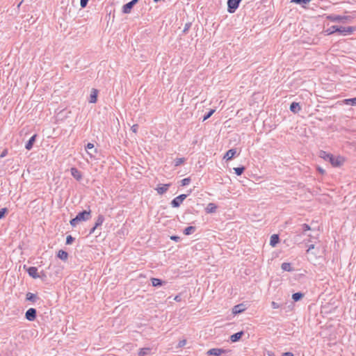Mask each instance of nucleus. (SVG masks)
<instances>
[{"instance_id": "13", "label": "nucleus", "mask_w": 356, "mask_h": 356, "mask_svg": "<svg viewBox=\"0 0 356 356\" xmlns=\"http://www.w3.org/2000/svg\"><path fill=\"white\" fill-rule=\"evenodd\" d=\"M70 172L73 177L75 178L77 181H80L82 179L81 172L76 168H72L70 169Z\"/></svg>"}, {"instance_id": "12", "label": "nucleus", "mask_w": 356, "mask_h": 356, "mask_svg": "<svg viewBox=\"0 0 356 356\" xmlns=\"http://www.w3.org/2000/svg\"><path fill=\"white\" fill-rule=\"evenodd\" d=\"M170 184H160L156 188V191L160 195L165 193L169 188Z\"/></svg>"}, {"instance_id": "24", "label": "nucleus", "mask_w": 356, "mask_h": 356, "mask_svg": "<svg viewBox=\"0 0 356 356\" xmlns=\"http://www.w3.org/2000/svg\"><path fill=\"white\" fill-rule=\"evenodd\" d=\"M337 30H338V26H332L330 27L329 29H327L325 31V33H327V35H331V34H333L334 33L337 32Z\"/></svg>"}, {"instance_id": "34", "label": "nucleus", "mask_w": 356, "mask_h": 356, "mask_svg": "<svg viewBox=\"0 0 356 356\" xmlns=\"http://www.w3.org/2000/svg\"><path fill=\"white\" fill-rule=\"evenodd\" d=\"M184 162V159L183 158L177 159L175 161V165L178 166V165H181V163H183Z\"/></svg>"}, {"instance_id": "38", "label": "nucleus", "mask_w": 356, "mask_h": 356, "mask_svg": "<svg viewBox=\"0 0 356 356\" xmlns=\"http://www.w3.org/2000/svg\"><path fill=\"white\" fill-rule=\"evenodd\" d=\"M73 241L74 238L72 236L69 235L66 238V244L70 245L72 243Z\"/></svg>"}, {"instance_id": "1", "label": "nucleus", "mask_w": 356, "mask_h": 356, "mask_svg": "<svg viewBox=\"0 0 356 356\" xmlns=\"http://www.w3.org/2000/svg\"><path fill=\"white\" fill-rule=\"evenodd\" d=\"M91 218L90 211H83L77 214V216L70 220V225L76 227L81 222L88 220Z\"/></svg>"}, {"instance_id": "21", "label": "nucleus", "mask_w": 356, "mask_h": 356, "mask_svg": "<svg viewBox=\"0 0 356 356\" xmlns=\"http://www.w3.org/2000/svg\"><path fill=\"white\" fill-rule=\"evenodd\" d=\"M290 110L293 113H296L300 111V106L298 103L293 102L290 106Z\"/></svg>"}, {"instance_id": "49", "label": "nucleus", "mask_w": 356, "mask_h": 356, "mask_svg": "<svg viewBox=\"0 0 356 356\" xmlns=\"http://www.w3.org/2000/svg\"><path fill=\"white\" fill-rule=\"evenodd\" d=\"M318 170L321 174H323L325 172V170L321 168H318Z\"/></svg>"}, {"instance_id": "32", "label": "nucleus", "mask_w": 356, "mask_h": 356, "mask_svg": "<svg viewBox=\"0 0 356 356\" xmlns=\"http://www.w3.org/2000/svg\"><path fill=\"white\" fill-rule=\"evenodd\" d=\"M234 170L237 175H241L245 170L244 167L234 168Z\"/></svg>"}, {"instance_id": "22", "label": "nucleus", "mask_w": 356, "mask_h": 356, "mask_svg": "<svg viewBox=\"0 0 356 356\" xmlns=\"http://www.w3.org/2000/svg\"><path fill=\"white\" fill-rule=\"evenodd\" d=\"M333 154H329L325 151H321L319 153V156L323 159L325 161H328L330 159Z\"/></svg>"}, {"instance_id": "45", "label": "nucleus", "mask_w": 356, "mask_h": 356, "mask_svg": "<svg viewBox=\"0 0 356 356\" xmlns=\"http://www.w3.org/2000/svg\"><path fill=\"white\" fill-rule=\"evenodd\" d=\"M282 356H294L292 353L286 352L283 353Z\"/></svg>"}, {"instance_id": "35", "label": "nucleus", "mask_w": 356, "mask_h": 356, "mask_svg": "<svg viewBox=\"0 0 356 356\" xmlns=\"http://www.w3.org/2000/svg\"><path fill=\"white\" fill-rule=\"evenodd\" d=\"M215 112V110L214 109H212L211 110L207 115H206L204 118H203V121H205L207 120L208 118H209Z\"/></svg>"}, {"instance_id": "11", "label": "nucleus", "mask_w": 356, "mask_h": 356, "mask_svg": "<svg viewBox=\"0 0 356 356\" xmlns=\"http://www.w3.org/2000/svg\"><path fill=\"white\" fill-rule=\"evenodd\" d=\"M97 95H98V90L92 88L90 91V97H89V102L92 104H95L97 101Z\"/></svg>"}, {"instance_id": "23", "label": "nucleus", "mask_w": 356, "mask_h": 356, "mask_svg": "<svg viewBox=\"0 0 356 356\" xmlns=\"http://www.w3.org/2000/svg\"><path fill=\"white\" fill-rule=\"evenodd\" d=\"M35 135L33 136L28 141V143H26V148L28 149V150H30L32 147H33V145L35 142Z\"/></svg>"}, {"instance_id": "18", "label": "nucleus", "mask_w": 356, "mask_h": 356, "mask_svg": "<svg viewBox=\"0 0 356 356\" xmlns=\"http://www.w3.org/2000/svg\"><path fill=\"white\" fill-rule=\"evenodd\" d=\"M278 243H279V236H278V235L277 234H273L270 236V245L272 247H275Z\"/></svg>"}, {"instance_id": "47", "label": "nucleus", "mask_w": 356, "mask_h": 356, "mask_svg": "<svg viewBox=\"0 0 356 356\" xmlns=\"http://www.w3.org/2000/svg\"><path fill=\"white\" fill-rule=\"evenodd\" d=\"M7 154V150H3V152L1 154L0 157L3 158Z\"/></svg>"}, {"instance_id": "14", "label": "nucleus", "mask_w": 356, "mask_h": 356, "mask_svg": "<svg viewBox=\"0 0 356 356\" xmlns=\"http://www.w3.org/2000/svg\"><path fill=\"white\" fill-rule=\"evenodd\" d=\"M27 272H28L29 275L34 279L40 277V275L38 273V269L35 267L28 268Z\"/></svg>"}, {"instance_id": "33", "label": "nucleus", "mask_w": 356, "mask_h": 356, "mask_svg": "<svg viewBox=\"0 0 356 356\" xmlns=\"http://www.w3.org/2000/svg\"><path fill=\"white\" fill-rule=\"evenodd\" d=\"M149 352V348L141 349L140 350V352H139V355L140 356H144V355H147Z\"/></svg>"}, {"instance_id": "43", "label": "nucleus", "mask_w": 356, "mask_h": 356, "mask_svg": "<svg viewBox=\"0 0 356 356\" xmlns=\"http://www.w3.org/2000/svg\"><path fill=\"white\" fill-rule=\"evenodd\" d=\"M170 239L175 241H178L179 240V237L177 236H170Z\"/></svg>"}, {"instance_id": "25", "label": "nucleus", "mask_w": 356, "mask_h": 356, "mask_svg": "<svg viewBox=\"0 0 356 356\" xmlns=\"http://www.w3.org/2000/svg\"><path fill=\"white\" fill-rule=\"evenodd\" d=\"M343 103L347 105L350 104L353 106H356V97L352 99H346L343 100Z\"/></svg>"}, {"instance_id": "19", "label": "nucleus", "mask_w": 356, "mask_h": 356, "mask_svg": "<svg viewBox=\"0 0 356 356\" xmlns=\"http://www.w3.org/2000/svg\"><path fill=\"white\" fill-rule=\"evenodd\" d=\"M57 257L63 261H66L68 258V254L64 250H59L57 254Z\"/></svg>"}, {"instance_id": "20", "label": "nucleus", "mask_w": 356, "mask_h": 356, "mask_svg": "<svg viewBox=\"0 0 356 356\" xmlns=\"http://www.w3.org/2000/svg\"><path fill=\"white\" fill-rule=\"evenodd\" d=\"M243 335V332H239L235 333L230 337V340L232 342H236V341H238L242 337Z\"/></svg>"}, {"instance_id": "28", "label": "nucleus", "mask_w": 356, "mask_h": 356, "mask_svg": "<svg viewBox=\"0 0 356 356\" xmlns=\"http://www.w3.org/2000/svg\"><path fill=\"white\" fill-rule=\"evenodd\" d=\"M302 297L303 293H295L292 295V298L296 302L300 300Z\"/></svg>"}, {"instance_id": "15", "label": "nucleus", "mask_w": 356, "mask_h": 356, "mask_svg": "<svg viewBox=\"0 0 356 356\" xmlns=\"http://www.w3.org/2000/svg\"><path fill=\"white\" fill-rule=\"evenodd\" d=\"M223 352L224 350L220 348H212L208 350L207 354L212 356H218Z\"/></svg>"}, {"instance_id": "31", "label": "nucleus", "mask_w": 356, "mask_h": 356, "mask_svg": "<svg viewBox=\"0 0 356 356\" xmlns=\"http://www.w3.org/2000/svg\"><path fill=\"white\" fill-rule=\"evenodd\" d=\"M26 300L32 302H35L36 296L32 293H28L26 296Z\"/></svg>"}, {"instance_id": "6", "label": "nucleus", "mask_w": 356, "mask_h": 356, "mask_svg": "<svg viewBox=\"0 0 356 356\" xmlns=\"http://www.w3.org/2000/svg\"><path fill=\"white\" fill-rule=\"evenodd\" d=\"M187 195L185 194L180 195L176 197L171 202V205L172 207H178L183 202V201L186 198Z\"/></svg>"}, {"instance_id": "50", "label": "nucleus", "mask_w": 356, "mask_h": 356, "mask_svg": "<svg viewBox=\"0 0 356 356\" xmlns=\"http://www.w3.org/2000/svg\"><path fill=\"white\" fill-rule=\"evenodd\" d=\"M314 245H311L308 249V252L310 251L312 249H314Z\"/></svg>"}, {"instance_id": "16", "label": "nucleus", "mask_w": 356, "mask_h": 356, "mask_svg": "<svg viewBox=\"0 0 356 356\" xmlns=\"http://www.w3.org/2000/svg\"><path fill=\"white\" fill-rule=\"evenodd\" d=\"M236 152V151L234 149L228 150L224 156V159H227V161L231 160L235 156Z\"/></svg>"}, {"instance_id": "46", "label": "nucleus", "mask_w": 356, "mask_h": 356, "mask_svg": "<svg viewBox=\"0 0 356 356\" xmlns=\"http://www.w3.org/2000/svg\"><path fill=\"white\" fill-rule=\"evenodd\" d=\"M304 230L307 231L310 229V227L308 225L304 224L303 225Z\"/></svg>"}, {"instance_id": "5", "label": "nucleus", "mask_w": 356, "mask_h": 356, "mask_svg": "<svg viewBox=\"0 0 356 356\" xmlns=\"http://www.w3.org/2000/svg\"><path fill=\"white\" fill-rule=\"evenodd\" d=\"M241 0H228L227 6H228V12L230 13H233L238 7V5Z\"/></svg>"}, {"instance_id": "26", "label": "nucleus", "mask_w": 356, "mask_h": 356, "mask_svg": "<svg viewBox=\"0 0 356 356\" xmlns=\"http://www.w3.org/2000/svg\"><path fill=\"white\" fill-rule=\"evenodd\" d=\"M151 282H152V286H160L163 284L162 281L158 278H152Z\"/></svg>"}, {"instance_id": "41", "label": "nucleus", "mask_w": 356, "mask_h": 356, "mask_svg": "<svg viewBox=\"0 0 356 356\" xmlns=\"http://www.w3.org/2000/svg\"><path fill=\"white\" fill-rule=\"evenodd\" d=\"M89 0H81L80 6L81 8H85Z\"/></svg>"}, {"instance_id": "51", "label": "nucleus", "mask_w": 356, "mask_h": 356, "mask_svg": "<svg viewBox=\"0 0 356 356\" xmlns=\"http://www.w3.org/2000/svg\"><path fill=\"white\" fill-rule=\"evenodd\" d=\"M96 228H97V227H95H95L91 229L90 233L94 232Z\"/></svg>"}, {"instance_id": "42", "label": "nucleus", "mask_w": 356, "mask_h": 356, "mask_svg": "<svg viewBox=\"0 0 356 356\" xmlns=\"http://www.w3.org/2000/svg\"><path fill=\"white\" fill-rule=\"evenodd\" d=\"M131 130L134 132V133H136L137 131H138V125L137 124H134L131 128Z\"/></svg>"}, {"instance_id": "3", "label": "nucleus", "mask_w": 356, "mask_h": 356, "mask_svg": "<svg viewBox=\"0 0 356 356\" xmlns=\"http://www.w3.org/2000/svg\"><path fill=\"white\" fill-rule=\"evenodd\" d=\"M327 18L332 22H347L351 20L350 16L347 15H329Z\"/></svg>"}, {"instance_id": "36", "label": "nucleus", "mask_w": 356, "mask_h": 356, "mask_svg": "<svg viewBox=\"0 0 356 356\" xmlns=\"http://www.w3.org/2000/svg\"><path fill=\"white\" fill-rule=\"evenodd\" d=\"M191 181V179L190 178H184L181 181V186H186L188 185Z\"/></svg>"}, {"instance_id": "39", "label": "nucleus", "mask_w": 356, "mask_h": 356, "mask_svg": "<svg viewBox=\"0 0 356 356\" xmlns=\"http://www.w3.org/2000/svg\"><path fill=\"white\" fill-rule=\"evenodd\" d=\"M6 212H7V209H6V208L0 209V219H1L4 216V215Z\"/></svg>"}, {"instance_id": "37", "label": "nucleus", "mask_w": 356, "mask_h": 356, "mask_svg": "<svg viewBox=\"0 0 356 356\" xmlns=\"http://www.w3.org/2000/svg\"><path fill=\"white\" fill-rule=\"evenodd\" d=\"M310 1V0H292V2L296 3H305L307 4Z\"/></svg>"}, {"instance_id": "10", "label": "nucleus", "mask_w": 356, "mask_h": 356, "mask_svg": "<svg viewBox=\"0 0 356 356\" xmlns=\"http://www.w3.org/2000/svg\"><path fill=\"white\" fill-rule=\"evenodd\" d=\"M246 309V307L244 304H238L237 305H235L232 308V313L234 314H238L242 313Z\"/></svg>"}, {"instance_id": "27", "label": "nucleus", "mask_w": 356, "mask_h": 356, "mask_svg": "<svg viewBox=\"0 0 356 356\" xmlns=\"http://www.w3.org/2000/svg\"><path fill=\"white\" fill-rule=\"evenodd\" d=\"M195 227L189 226V227H187L184 229V233L186 235H189V234L193 233L195 232Z\"/></svg>"}, {"instance_id": "8", "label": "nucleus", "mask_w": 356, "mask_h": 356, "mask_svg": "<svg viewBox=\"0 0 356 356\" xmlns=\"http://www.w3.org/2000/svg\"><path fill=\"white\" fill-rule=\"evenodd\" d=\"M25 317L28 321H34L36 318V310L34 308L29 309L25 314Z\"/></svg>"}, {"instance_id": "4", "label": "nucleus", "mask_w": 356, "mask_h": 356, "mask_svg": "<svg viewBox=\"0 0 356 356\" xmlns=\"http://www.w3.org/2000/svg\"><path fill=\"white\" fill-rule=\"evenodd\" d=\"M356 30L355 26H338L337 32L343 36L351 35Z\"/></svg>"}, {"instance_id": "44", "label": "nucleus", "mask_w": 356, "mask_h": 356, "mask_svg": "<svg viewBox=\"0 0 356 356\" xmlns=\"http://www.w3.org/2000/svg\"><path fill=\"white\" fill-rule=\"evenodd\" d=\"M186 340H182V341H179V346L180 347H181V346H185V345H186Z\"/></svg>"}, {"instance_id": "2", "label": "nucleus", "mask_w": 356, "mask_h": 356, "mask_svg": "<svg viewBox=\"0 0 356 356\" xmlns=\"http://www.w3.org/2000/svg\"><path fill=\"white\" fill-rule=\"evenodd\" d=\"M345 161V157L340 155H332L330 159L329 160V162L331 163V165L335 168L342 166L344 164Z\"/></svg>"}, {"instance_id": "52", "label": "nucleus", "mask_w": 356, "mask_h": 356, "mask_svg": "<svg viewBox=\"0 0 356 356\" xmlns=\"http://www.w3.org/2000/svg\"><path fill=\"white\" fill-rule=\"evenodd\" d=\"M154 1L155 2H157V1H159V0H154Z\"/></svg>"}, {"instance_id": "30", "label": "nucleus", "mask_w": 356, "mask_h": 356, "mask_svg": "<svg viewBox=\"0 0 356 356\" xmlns=\"http://www.w3.org/2000/svg\"><path fill=\"white\" fill-rule=\"evenodd\" d=\"M104 218L103 216H99L97 219V221L95 222V227H97L100 225H102V223L104 222Z\"/></svg>"}, {"instance_id": "7", "label": "nucleus", "mask_w": 356, "mask_h": 356, "mask_svg": "<svg viewBox=\"0 0 356 356\" xmlns=\"http://www.w3.org/2000/svg\"><path fill=\"white\" fill-rule=\"evenodd\" d=\"M138 2V0H132L130 2L126 3L122 7V12L125 14L130 13L134 6Z\"/></svg>"}, {"instance_id": "17", "label": "nucleus", "mask_w": 356, "mask_h": 356, "mask_svg": "<svg viewBox=\"0 0 356 356\" xmlns=\"http://www.w3.org/2000/svg\"><path fill=\"white\" fill-rule=\"evenodd\" d=\"M217 207L213 203H209L205 209L206 212L208 213H212L216 212Z\"/></svg>"}, {"instance_id": "48", "label": "nucleus", "mask_w": 356, "mask_h": 356, "mask_svg": "<svg viewBox=\"0 0 356 356\" xmlns=\"http://www.w3.org/2000/svg\"><path fill=\"white\" fill-rule=\"evenodd\" d=\"M174 300H175V301H178V302H179V301H180V300H181V297H180L179 296H176L175 297Z\"/></svg>"}, {"instance_id": "40", "label": "nucleus", "mask_w": 356, "mask_h": 356, "mask_svg": "<svg viewBox=\"0 0 356 356\" xmlns=\"http://www.w3.org/2000/svg\"><path fill=\"white\" fill-rule=\"evenodd\" d=\"M271 307H272L273 309H278V308H280V305L279 303L273 301V302H271Z\"/></svg>"}, {"instance_id": "29", "label": "nucleus", "mask_w": 356, "mask_h": 356, "mask_svg": "<svg viewBox=\"0 0 356 356\" xmlns=\"http://www.w3.org/2000/svg\"><path fill=\"white\" fill-rule=\"evenodd\" d=\"M281 268L284 271H291V264L289 263H283Z\"/></svg>"}, {"instance_id": "9", "label": "nucleus", "mask_w": 356, "mask_h": 356, "mask_svg": "<svg viewBox=\"0 0 356 356\" xmlns=\"http://www.w3.org/2000/svg\"><path fill=\"white\" fill-rule=\"evenodd\" d=\"M88 154L90 158L95 157V154L97 153V149L95 148V146L92 143H88L86 147Z\"/></svg>"}]
</instances>
